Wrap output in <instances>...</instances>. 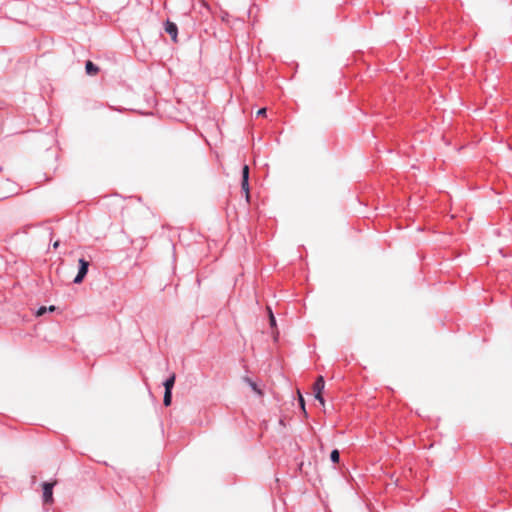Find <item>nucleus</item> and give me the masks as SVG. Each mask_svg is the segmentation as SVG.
I'll return each mask as SVG.
<instances>
[{
    "label": "nucleus",
    "instance_id": "1",
    "mask_svg": "<svg viewBox=\"0 0 512 512\" xmlns=\"http://www.w3.org/2000/svg\"><path fill=\"white\" fill-rule=\"evenodd\" d=\"M89 262L84 259H79V271L74 279V283L79 284L83 281L88 272Z\"/></svg>",
    "mask_w": 512,
    "mask_h": 512
},
{
    "label": "nucleus",
    "instance_id": "2",
    "mask_svg": "<svg viewBox=\"0 0 512 512\" xmlns=\"http://www.w3.org/2000/svg\"><path fill=\"white\" fill-rule=\"evenodd\" d=\"M248 180H249V166L248 165H244V167L242 169L241 187H242V190L245 192V196H246V200L247 201H249V198H250Z\"/></svg>",
    "mask_w": 512,
    "mask_h": 512
},
{
    "label": "nucleus",
    "instance_id": "3",
    "mask_svg": "<svg viewBox=\"0 0 512 512\" xmlns=\"http://www.w3.org/2000/svg\"><path fill=\"white\" fill-rule=\"evenodd\" d=\"M56 484V481L48 483H43V500L44 503H52L53 502V487Z\"/></svg>",
    "mask_w": 512,
    "mask_h": 512
},
{
    "label": "nucleus",
    "instance_id": "4",
    "mask_svg": "<svg viewBox=\"0 0 512 512\" xmlns=\"http://www.w3.org/2000/svg\"><path fill=\"white\" fill-rule=\"evenodd\" d=\"M165 31L171 36L172 40L176 42L178 32L176 24L171 21H167L165 24Z\"/></svg>",
    "mask_w": 512,
    "mask_h": 512
},
{
    "label": "nucleus",
    "instance_id": "5",
    "mask_svg": "<svg viewBox=\"0 0 512 512\" xmlns=\"http://www.w3.org/2000/svg\"><path fill=\"white\" fill-rule=\"evenodd\" d=\"M324 387H325L324 378H323V376H319L316 379V381H315V383L313 385L314 396L315 395H318V396L321 395L322 392H323Z\"/></svg>",
    "mask_w": 512,
    "mask_h": 512
},
{
    "label": "nucleus",
    "instance_id": "6",
    "mask_svg": "<svg viewBox=\"0 0 512 512\" xmlns=\"http://www.w3.org/2000/svg\"><path fill=\"white\" fill-rule=\"evenodd\" d=\"M85 70L91 76H95L99 72V68L90 60L86 62Z\"/></svg>",
    "mask_w": 512,
    "mask_h": 512
},
{
    "label": "nucleus",
    "instance_id": "7",
    "mask_svg": "<svg viewBox=\"0 0 512 512\" xmlns=\"http://www.w3.org/2000/svg\"><path fill=\"white\" fill-rule=\"evenodd\" d=\"M175 379H176V375L173 373L165 382H164V387H165V391H168V392H171L172 391V388L174 386V383H175Z\"/></svg>",
    "mask_w": 512,
    "mask_h": 512
},
{
    "label": "nucleus",
    "instance_id": "8",
    "mask_svg": "<svg viewBox=\"0 0 512 512\" xmlns=\"http://www.w3.org/2000/svg\"><path fill=\"white\" fill-rule=\"evenodd\" d=\"M244 381L255 391L259 396L263 395L261 389L258 388L257 384L253 382L250 378H244Z\"/></svg>",
    "mask_w": 512,
    "mask_h": 512
},
{
    "label": "nucleus",
    "instance_id": "9",
    "mask_svg": "<svg viewBox=\"0 0 512 512\" xmlns=\"http://www.w3.org/2000/svg\"><path fill=\"white\" fill-rule=\"evenodd\" d=\"M171 399H172V393L168 392V391H165L164 399H163L164 405L165 406H169L171 404Z\"/></svg>",
    "mask_w": 512,
    "mask_h": 512
},
{
    "label": "nucleus",
    "instance_id": "10",
    "mask_svg": "<svg viewBox=\"0 0 512 512\" xmlns=\"http://www.w3.org/2000/svg\"><path fill=\"white\" fill-rule=\"evenodd\" d=\"M339 451L338 450H333L330 454V458L331 460L334 462V463H338L339 462Z\"/></svg>",
    "mask_w": 512,
    "mask_h": 512
},
{
    "label": "nucleus",
    "instance_id": "11",
    "mask_svg": "<svg viewBox=\"0 0 512 512\" xmlns=\"http://www.w3.org/2000/svg\"><path fill=\"white\" fill-rule=\"evenodd\" d=\"M267 309H268V312H269L270 325L273 327V326L276 325V320H275V317H274L270 307H268Z\"/></svg>",
    "mask_w": 512,
    "mask_h": 512
},
{
    "label": "nucleus",
    "instance_id": "12",
    "mask_svg": "<svg viewBox=\"0 0 512 512\" xmlns=\"http://www.w3.org/2000/svg\"><path fill=\"white\" fill-rule=\"evenodd\" d=\"M46 311H47V307L42 306V307H40V308L37 310L36 315H37V316H42V315H44V314L46 313Z\"/></svg>",
    "mask_w": 512,
    "mask_h": 512
},
{
    "label": "nucleus",
    "instance_id": "13",
    "mask_svg": "<svg viewBox=\"0 0 512 512\" xmlns=\"http://www.w3.org/2000/svg\"><path fill=\"white\" fill-rule=\"evenodd\" d=\"M298 396H299V402H300V405L302 407V409L305 411V402H304V398L302 396V394L298 391Z\"/></svg>",
    "mask_w": 512,
    "mask_h": 512
},
{
    "label": "nucleus",
    "instance_id": "14",
    "mask_svg": "<svg viewBox=\"0 0 512 512\" xmlns=\"http://www.w3.org/2000/svg\"><path fill=\"white\" fill-rule=\"evenodd\" d=\"M315 398L320 402V404H321L322 406H324V405H325V401H324V398L322 397V394H321V395H319V396H318V395H315Z\"/></svg>",
    "mask_w": 512,
    "mask_h": 512
},
{
    "label": "nucleus",
    "instance_id": "15",
    "mask_svg": "<svg viewBox=\"0 0 512 512\" xmlns=\"http://www.w3.org/2000/svg\"><path fill=\"white\" fill-rule=\"evenodd\" d=\"M258 116H265L266 115V108H261L257 111Z\"/></svg>",
    "mask_w": 512,
    "mask_h": 512
},
{
    "label": "nucleus",
    "instance_id": "16",
    "mask_svg": "<svg viewBox=\"0 0 512 512\" xmlns=\"http://www.w3.org/2000/svg\"><path fill=\"white\" fill-rule=\"evenodd\" d=\"M55 309V306L52 305L49 308H47V311L53 312Z\"/></svg>",
    "mask_w": 512,
    "mask_h": 512
},
{
    "label": "nucleus",
    "instance_id": "17",
    "mask_svg": "<svg viewBox=\"0 0 512 512\" xmlns=\"http://www.w3.org/2000/svg\"><path fill=\"white\" fill-rule=\"evenodd\" d=\"M58 246H59V241L54 242L53 248L56 249V248H58Z\"/></svg>",
    "mask_w": 512,
    "mask_h": 512
}]
</instances>
